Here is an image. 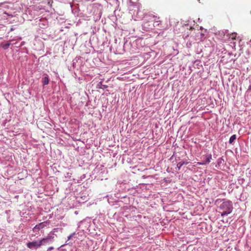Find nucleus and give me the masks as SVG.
Wrapping results in <instances>:
<instances>
[{"instance_id": "1", "label": "nucleus", "mask_w": 251, "mask_h": 251, "mask_svg": "<svg viewBox=\"0 0 251 251\" xmlns=\"http://www.w3.org/2000/svg\"><path fill=\"white\" fill-rule=\"evenodd\" d=\"M219 208L223 210L221 212L222 217L230 214L233 209L232 205H220Z\"/></svg>"}, {"instance_id": "2", "label": "nucleus", "mask_w": 251, "mask_h": 251, "mask_svg": "<svg viewBox=\"0 0 251 251\" xmlns=\"http://www.w3.org/2000/svg\"><path fill=\"white\" fill-rule=\"evenodd\" d=\"M42 246L40 240L34 241L32 242H28L26 244V246L30 249H37Z\"/></svg>"}, {"instance_id": "3", "label": "nucleus", "mask_w": 251, "mask_h": 251, "mask_svg": "<svg viewBox=\"0 0 251 251\" xmlns=\"http://www.w3.org/2000/svg\"><path fill=\"white\" fill-rule=\"evenodd\" d=\"M50 224V222L49 221H47L44 222L40 223L37 225H36L32 229L33 232H37L38 231L44 227Z\"/></svg>"}, {"instance_id": "4", "label": "nucleus", "mask_w": 251, "mask_h": 251, "mask_svg": "<svg viewBox=\"0 0 251 251\" xmlns=\"http://www.w3.org/2000/svg\"><path fill=\"white\" fill-rule=\"evenodd\" d=\"M90 226V223L87 222L85 220L80 221L78 224V228L84 231L86 229H87L88 227Z\"/></svg>"}, {"instance_id": "5", "label": "nucleus", "mask_w": 251, "mask_h": 251, "mask_svg": "<svg viewBox=\"0 0 251 251\" xmlns=\"http://www.w3.org/2000/svg\"><path fill=\"white\" fill-rule=\"evenodd\" d=\"M123 211L122 212L123 213V214H124V212H128L129 211L131 212H134L136 208L133 206L132 205H126V206H123Z\"/></svg>"}, {"instance_id": "6", "label": "nucleus", "mask_w": 251, "mask_h": 251, "mask_svg": "<svg viewBox=\"0 0 251 251\" xmlns=\"http://www.w3.org/2000/svg\"><path fill=\"white\" fill-rule=\"evenodd\" d=\"M55 236H56V235L50 231L46 238L52 243L54 241Z\"/></svg>"}, {"instance_id": "7", "label": "nucleus", "mask_w": 251, "mask_h": 251, "mask_svg": "<svg viewBox=\"0 0 251 251\" xmlns=\"http://www.w3.org/2000/svg\"><path fill=\"white\" fill-rule=\"evenodd\" d=\"M40 242L42 244V246L49 245L51 243L46 238H42L41 240H40Z\"/></svg>"}, {"instance_id": "8", "label": "nucleus", "mask_w": 251, "mask_h": 251, "mask_svg": "<svg viewBox=\"0 0 251 251\" xmlns=\"http://www.w3.org/2000/svg\"><path fill=\"white\" fill-rule=\"evenodd\" d=\"M49 79L48 76H44L42 78V82L43 85H47L49 83Z\"/></svg>"}, {"instance_id": "9", "label": "nucleus", "mask_w": 251, "mask_h": 251, "mask_svg": "<svg viewBox=\"0 0 251 251\" xmlns=\"http://www.w3.org/2000/svg\"><path fill=\"white\" fill-rule=\"evenodd\" d=\"M187 163H188V162L186 161H182L180 162H178L176 166L178 168V169L180 170V169L182 166H183L184 164H187Z\"/></svg>"}, {"instance_id": "10", "label": "nucleus", "mask_w": 251, "mask_h": 251, "mask_svg": "<svg viewBox=\"0 0 251 251\" xmlns=\"http://www.w3.org/2000/svg\"><path fill=\"white\" fill-rule=\"evenodd\" d=\"M62 230H63V228H62L57 227V228H53L52 229V230L51 231V232H53V233L55 234V232H62Z\"/></svg>"}, {"instance_id": "11", "label": "nucleus", "mask_w": 251, "mask_h": 251, "mask_svg": "<svg viewBox=\"0 0 251 251\" xmlns=\"http://www.w3.org/2000/svg\"><path fill=\"white\" fill-rule=\"evenodd\" d=\"M237 36L236 33H232L228 35V37L229 39L231 40H235Z\"/></svg>"}, {"instance_id": "12", "label": "nucleus", "mask_w": 251, "mask_h": 251, "mask_svg": "<svg viewBox=\"0 0 251 251\" xmlns=\"http://www.w3.org/2000/svg\"><path fill=\"white\" fill-rule=\"evenodd\" d=\"M211 158H212L211 155H210L207 156L205 162L203 163H201V164H205L206 163H209L210 162V160L211 159Z\"/></svg>"}, {"instance_id": "13", "label": "nucleus", "mask_w": 251, "mask_h": 251, "mask_svg": "<svg viewBox=\"0 0 251 251\" xmlns=\"http://www.w3.org/2000/svg\"><path fill=\"white\" fill-rule=\"evenodd\" d=\"M236 135H232L230 139H229V144H232L236 139Z\"/></svg>"}, {"instance_id": "14", "label": "nucleus", "mask_w": 251, "mask_h": 251, "mask_svg": "<svg viewBox=\"0 0 251 251\" xmlns=\"http://www.w3.org/2000/svg\"><path fill=\"white\" fill-rule=\"evenodd\" d=\"M10 45V43H7V44L2 45V47L3 49L6 50L8 48V47H9Z\"/></svg>"}, {"instance_id": "15", "label": "nucleus", "mask_w": 251, "mask_h": 251, "mask_svg": "<svg viewBox=\"0 0 251 251\" xmlns=\"http://www.w3.org/2000/svg\"><path fill=\"white\" fill-rule=\"evenodd\" d=\"M75 234V232H74L72 234H71L68 237V240H70Z\"/></svg>"}, {"instance_id": "16", "label": "nucleus", "mask_w": 251, "mask_h": 251, "mask_svg": "<svg viewBox=\"0 0 251 251\" xmlns=\"http://www.w3.org/2000/svg\"><path fill=\"white\" fill-rule=\"evenodd\" d=\"M53 249H54V248H53V247H49V248L48 249L47 251H51V250H53Z\"/></svg>"}, {"instance_id": "17", "label": "nucleus", "mask_w": 251, "mask_h": 251, "mask_svg": "<svg viewBox=\"0 0 251 251\" xmlns=\"http://www.w3.org/2000/svg\"><path fill=\"white\" fill-rule=\"evenodd\" d=\"M75 214H76V215L78 214V212L77 211H75Z\"/></svg>"}, {"instance_id": "18", "label": "nucleus", "mask_w": 251, "mask_h": 251, "mask_svg": "<svg viewBox=\"0 0 251 251\" xmlns=\"http://www.w3.org/2000/svg\"><path fill=\"white\" fill-rule=\"evenodd\" d=\"M66 244H64V245H61V246L60 248H61V247H63V246H65V245H66Z\"/></svg>"}]
</instances>
